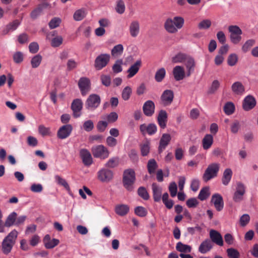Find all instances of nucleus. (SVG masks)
<instances>
[{"instance_id":"f257e3e1","label":"nucleus","mask_w":258,"mask_h":258,"mask_svg":"<svg viewBox=\"0 0 258 258\" xmlns=\"http://www.w3.org/2000/svg\"><path fill=\"white\" fill-rule=\"evenodd\" d=\"M184 23V19L181 17L176 16L173 19L169 18L165 21L164 27L167 32L174 34L183 27Z\"/></svg>"},{"instance_id":"f03ea898","label":"nucleus","mask_w":258,"mask_h":258,"mask_svg":"<svg viewBox=\"0 0 258 258\" xmlns=\"http://www.w3.org/2000/svg\"><path fill=\"white\" fill-rule=\"evenodd\" d=\"M18 233L15 229L12 230L3 239L2 242L1 250L6 255L9 254L15 244Z\"/></svg>"},{"instance_id":"7ed1b4c3","label":"nucleus","mask_w":258,"mask_h":258,"mask_svg":"<svg viewBox=\"0 0 258 258\" xmlns=\"http://www.w3.org/2000/svg\"><path fill=\"white\" fill-rule=\"evenodd\" d=\"M136 181V174L134 170H125L123 174L122 183L124 187L130 191L134 189V184Z\"/></svg>"},{"instance_id":"20e7f679","label":"nucleus","mask_w":258,"mask_h":258,"mask_svg":"<svg viewBox=\"0 0 258 258\" xmlns=\"http://www.w3.org/2000/svg\"><path fill=\"white\" fill-rule=\"evenodd\" d=\"M220 169V164L214 163L208 165L203 175V179L207 182L216 177Z\"/></svg>"},{"instance_id":"39448f33","label":"nucleus","mask_w":258,"mask_h":258,"mask_svg":"<svg viewBox=\"0 0 258 258\" xmlns=\"http://www.w3.org/2000/svg\"><path fill=\"white\" fill-rule=\"evenodd\" d=\"M91 151L94 157L101 159L108 158L109 154V152L107 148L102 145L93 146Z\"/></svg>"},{"instance_id":"423d86ee","label":"nucleus","mask_w":258,"mask_h":258,"mask_svg":"<svg viewBox=\"0 0 258 258\" xmlns=\"http://www.w3.org/2000/svg\"><path fill=\"white\" fill-rule=\"evenodd\" d=\"M110 59L109 54L101 53L96 57L94 61V67L97 70H101L105 68Z\"/></svg>"},{"instance_id":"0eeeda50","label":"nucleus","mask_w":258,"mask_h":258,"mask_svg":"<svg viewBox=\"0 0 258 258\" xmlns=\"http://www.w3.org/2000/svg\"><path fill=\"white\" fill-rule=\"evenodd\" d=\"M228 30L230 33L231 41L235 44L239 43L241 40V35L242 33L240 28L236 25H231L229 27Z\"/></svg>"},{"instance_id":"6e6552de","label":"nucleus","mask_w":258,"mask_h":258,"mask_svg":"<svg viewBox=\"0 0 258 258\" xmlns=\"http://www.w3.org/2000/svg\"><path fill=\"white\" fill-rule=\"evenodd\" d=\"M101 99L99 95L91 94L87 98L85 105L88 109L94 110L97 108L100 104Z\"/></svg>"},{"instance_id":"1a4fd4ad","label":"nucleus","mask_w":258,"mask_h":258,"mask_svg":"<svg viewBox=\"0 0 258 258\" xmlns=\"http://www.w3.org/2000/svg\"><path fill=\"white\" fill-rule=\"evenodd\" d=\"M97 177L101 182H108L112 179L113 173L111 170L103 168L98 171Z\"/></svg>"},{"instance_id":"9d476101","label":"nucleus","mask_w":258,"mask_h":258,"mask_svg":"<svg viewBox=\"0 0 258 258\" xmlns=\"http://www.w3.org/2000/svg\"><path fill=\"white\" fill-rule=\"evenodd\" d=\"M174 98L173 92L171 90L164 91L160 97L161 104L164 106L170 105Z\"/></svg>"},{"instance_id":"9b49d317","label":"nucleus","mask_w":258,"mask_h":258,"mask_svg":"<svg viewBox=\"0 0 258 258\" xmlns=\"http://www.w3.org/2000/svg\"><path fill=\"white\" fill-rule=\"evenodd\" d=\"M78 86L83 96L86 95L90 89V80L86 77H82L78 82Z\"/></svg>"},{"instance_id":"f8f14e48","label":"nucleus","mask_w":258,"mask_h":258,"mask_svg":"<svg viewBox=\"0 0 258 258\" xmlns=\"http://www.w3.org/2000/svg\"><path fill=\"white\" fill-rule=\"evenodd\" d=\"M73 130L71 124H67L61 126L57 131V136L60 139H64L70 136Z\"/></svg>"},{"instance_id":"ddd939ff","label":"nucleus","mask_w":258,"mask_h":258,"mask_svg":"<svg viewBox=\"0 0 258 258\" xmlns=\"http://www.w3.org/2000/svg\"><path fill=\"white\" fill-rule=\"evenodd\" d=\"M80 156L84 165L90 166L93 163V158L90 152L86 149H82L80 151Z\"/></svg>"},{"instance_id":"4468645a","label":"nucleus","mask_w":258,"mask_h":258,"mask_svg":"<svg viewBox=\"0 0 258 258\" xmlns=\"http://www.w3.org/2000/svg\"><path fill=\"white\" fill-rule=\"evenodd\" d=\"M155 105L152 100L146 101L143 106L144 114L147 116H152L155 112Z\"/></svg>"},{"instance_id":"2eb2a0df","label":"nucleus","mask_w":258,"mask_h":258,"mask_svg":"<svg viewBox=\"0 0 258 258\" xmlns=\"http://www.w3.org/2000/svg\"><path fill=\"white\" fill-rule=\"evenodd\" d=\"M255 105L256 100L254 97L248 95L243 100L242 107L245 111H249L253 108Z\"/></svg>"},{"instance_id":"dca6fc26","label":"nucleus","mask_w":258,"mask_h":258,"mask_svg":"<svg viewBox=\"0 0 258 258\" xmlns=\"http://www.w3.org/2000/svg\"><path fill=\"white\" fill-rule=\"evenodd\" d=\"M140 130L144 135L146 133L149 135H153L157 132V126L154 123H150L148 125L142 124L140 126Z\"/></svg>"},{"instance_id":"f3484780","label":"nucleus","mask_w":258,"mask_h":258,"mask_svg":"<svg viewBox=\"0 0 258 258\" xmlns=\"http://www.w3.org/2000/svg\"><path fill=\"white\" fill-rule=\"evenodd\" d=\"M83 107V102L80 99H75L71 105V108L73 111V115L74 117L77 118L81 115L80 112Z\"/></svg>"},{"instance_id":"a211bd4d","label":"nucleus","mask_w":258,"mask_h":258,"mask_svg":"<svg viewBox=\"0 0 258 258\" xmlns=\"http://www.w3.org/2000/svg\"><path fill=\"white\" fill-rule=\"evenodd\" d=\"M209 235L212 242H214L219 246L223 245V238L219 232L212 229L210 230Z\"/></svg>"},{"instance_id":"6ab92c4d","label":"nucleus","mask_w":258,"mask_h":258,"mask_svg":"<svg viewBox=\"0 0 258 258\" xmlns=\"http://www.w3.org/2000/svg\"><path fill=\"white\" fill-rule=\"evenodd\" d=\"M211 202L218 211H221L224 207V202L222 197L219 194H214L212 196Z\"/></svg>"},{"instance_id":"aec40b11","label":"nucleus","mask_w":258,"mask_h":258,"mask_svg":"<svg viewBox=\"0 0 258 258\" xmlns=\"http://www.w3.org/2000/svg\"><path fill=\"white\" fill-rule=\"evenodd\" d=\"M172 73L175 80L177 81L183 80L186 74L183 67L180 66L175 67Z\"/></svg>"},{"instance_id":"412c9836","label":"nucleus","mask_w":258,"mask_h":258,"mask_svg":"<svg viewBox=\"0 0 258 258\" xmlns=\"http://www.w3.org/2000/svg\"><path fill=\"white\" fill-rule=\"evenodd\" d=\"M213 247V244L211 240L206 239L201 243L199 247V251L204 254L210 251Z\"/></svg>"},{"instance_id":"4be33fe9","label":"nucleus","mask_w":258,"mask_h":258,"mask_svg":"<svg viewBox=\"0 0 258 258\" xmlns=\"http://www.w3.org/2000/svg\"><path fill=\"white\" fill-rule=\"evenodd\" d=\"M43 243L45 247L47 249H51L57 245L59 241L57 239L53 238L51 239L49 235L47 234L43 238Z\"/></svg>"},{"instance_id":"5701e85b","label":"nucleus","mask_w":258,"mask_h":258,"mask_svg":"<svg viewBox=\"0 0 258 258\" xmlns=\"http://www.w3.org/2000/svg\"><path fill=\"white\" fill-rule=\"evenodd\" d=\"M129 32L132 37H136L140 33V23L137 20L131 22L129 26Z\"/></svg>"},{"instance_id":"b1692460","label":"nucleus","mask_w":258,"mask_h":258,"mask_svg":"<svg viewBox=\"0 0 258 258\" xmlns=\"http://www.w3.org/2000/svg\"><path fill=\"white\" fill-rule=\"evenodd\" d=\"M171 139V136L169 134H164L162 135V137L160 140L158 151L159 153L162 152L169 144Z\"/></svg>"},{"instance_id":"393cba45","label":"nucleus","mask_w":258,"mask_h":258,"mask_svg":"<svg viewBox=\"0 0 258 258\" xmlns=\"http://www.w3.org/2000/svg\"><path fill=\"white\" fill-rule=\"evenodd\" d=\"M152 189L154 201L156 202H160L162 196V188L156 183H153L152 184Z\"/></svg>"},{"instance_id":"a878e982","label":"nucleus","mask_w":258,"mask_h":258,"mask_svg":"<svg viewBox=\"0 0 258 258\" xmlns=\"http://www.w3.org/2000/svg\"><path fill=\"white\" fill-rule=\"evenodd\" d=\"M157 121L161 128H165L166 127L167 122V113L166 111L161 110L159 111L157 117Z\"/></svg>"},{"instance_id":"bb28decb","label":"nucleus","mask_w":258,"mask_h":258,"mask_svg":"<svg viewBox=\"0 0 258 258\" xmlns=\"http://www.w3.org/2000/svg\"><path fill=\"white\" fill-rule=\"evenodd\" d=\"M142 61L141 60H138L134 64L131 66L127 70V78H131L134 77L139 71L141 66Z\"/></svg>"},{"instance_id":"cd10ccee","label":"nucleus","mask_w":258,"mask_h":258,"mask_svg":"<svg viewBox=\"0 0 258 258\" xmlns=\"http://www.w3.org/2000/svg\"><path fill=\"white\" fill-rule=\"evenodd\" d=\"M232 92L236 95H241L244 91L245 88L242 84L240 82H236L234 83L231 86Z\"/></svg>"},{"instance_id":"c85d7f7f","label":"nucleus","mask_w":258,"mask_h":258,"mask_svg":"<svg viewBox=\"0 0 258 258\" xmlns=\"http://www.w3.org/2000/svg\"><path fill=\"white\" fill-rule=\"evenodd\" d=\"M185 65L187 70L186 75L187 77H189L194 72L195 70L196 64L194 59L188 56L185 61Z\"/></svg>"},{"instance_id":"c756f323","label":"nucleus","mask_w":258,"mask_h":258,"mask_svg":"<svg viewBox=\"0 0 258 258\" xmlns=\"http://www.w3.org/2000/svg\"><path fill=\"white\" fill-rule=\"evenodd\" d=\"M213 137L211 134H206L202 140V146L204 150L210 149L213 143Z\"/></svg>"},{"instance_id":"7c9ffc66","label":"nucleus","mask_w":258,"mask_h":258,"mask_svg":"<svg viewBox=\"0 0 258 258\" xmlns=\"http://www.w3.org/2000/svg\"><path fill=\"white\" fill-rule=\"evenodd\" d=\"M49 4L47 3H43L39 5L38 7L31 12V18L33 19H36L40 15L43 10L47 8Z\"/></svg>"},{"instance_id":"2f4dec72","label":"nucleus","mask_w":258,"mask_h":258,"mask_svg":"<svg viewBox=\"0 0 258 258\" xmlns=\"http://www.w3.org/2000/svg\"><path fill=\"white\" fill-rule=\"evenodd\" d=\"M232 174V171L230 168H226L224 171L222 182L224 185H227L229 184L231 179Z\"/></svg>"},{"instance_id":"473e14b6","label":"nucleus","mask_w":258,"mask_h":258,"mask_svg":"<svg viewBox=\"0 0 258 258\" xmlns=\"http://www.w3.org/2000/svg\"><path fill=\"white\" fill-rule=\"evenodd\" d=\"M115 211L117 215L123 216L128 213L129 207L126 205H119L115 207Z\"/></svg>"},{"instance_id":"72a5a7b5","label":"nucleus","mask_w":258,"mask_h":258,"mask_svg":"<svg viewBox=\"0 0 258 258\" xmlns=\"http://www.w3.org/2000/svg\"><path fill=\"white\" fill-rule=\"evenodd\" d=\"M17 216V214L15 212L8 215L5 222L6 227H10L13 225H15Z\"/></svg>"},{"instance_id":"f704fd0d","label":"nucleus","mask_w":258,"mask_h":258,"mask_svg":"<svg viewBox=\"0 0 258 258\" xmlns=\"http://www.w3.org/2000/svg\"><path fill=\"white\" fill-rule=\"evenodd\" d=\"M176 249L181 252H190L191 251V247L190 245L183 244L181 242H178L176 244Z\"/></svg>"},{"instance_id":"c9c22d12","label":"nucleus","mask_w":258,"mask_h":258,"mask_svg":"<svg viewBox=\"0 0 258 258\" xmlns=\"http://www.w3.org/2000/svg\"><path fill=\"white\" fill-rule=\"evenodd\" d=\"M150 143L149 141H146L140 145L141 154L143 156H147L150 152Z\"/></svg>"},{"instance_id":"e433bc0d","label":"nucleus","mask_w":258,"mask_h":258,"mask_svg":"<svg viewBox=\"0 0 258 258\" xmlns=\"http://www.w3.org/2000/svg\"><path fill=\"white\" fill-rule=\"evenodd\" d=\"M158 167V165L155 159H152L148 161L147 163V169L149 174L154 173L156 169Z\"/></svg>"},{"instance_id":"4c0bfd02","label":"nucleus","mask_w":258,"mask_h":258,"mask_svg":"<svg viewBox=\"0 0 258 258\" xmlns=\"http://www.w3.org/2000/svg\"><path fill=\"white\" fill-rule=\"evenodd\" d=\"M188 57L184 53H179L172 58V61L173 63L185 62Z\"/></svg>"},{"instance_id":"58836bf2","label":"nucleus","mask_w":258,"mask_h":258,"mask_svg":"<svg viewBox=\"0 0 258 258\" xmlns=\"http://www.w3.org/2000/svg\"><path fill=\"white\" fill-rule=\"evenodd\" d=\"M224 111L227 115H231L234 112L235 106L231 102H228L225 103L224 108Z\"/></svg>"},{"instance_id":"ea45409f","label":"nucleus","mask_w":258,"mask_h":258,"mask_svg":"<svg viewBox=\"0 0 258 258\" xmlns=\"http://www.w3.org/2000/svg\"><path fill=\"white\" fill-rule=\"evenodd\" d=\"M166 71L164 68H162L158 70L155 73V79L157 82H161L165 78Z\"/></svg>"},{"instance_id":"a19ab883","label":"nucleus","mask_w":258,"mask_h":258,"mask_svg":"<svg viewBox=\"0 0 258 258\" xmlns=\"http://www.w3.org/2000/svg\"><path fill=\"white\" fill-rule=\"evenodd\" d=\"M55 182L59 185L64 187L67 190H70V188L67 181L58 175L54 176Z\"/></svg>"},{"instance_id":"79ce46f5","label":"nucleus","mask_w":258,"mask_h":258,"mask_svg":"<svg viewBox=\"0 0 258 258\" xmlns=\"http://www.w3.org/2000/svg\"><path fill=\"white\" fill-rule=\"evenodd\" d=\"M86 15V12L85 9H79L75 12L74 14V19L76 21H81L85 17Z\"/></svg>"},{"instance_id":"37998d69","label":"nucleus","mask_w":258,"mask_h":258,"mask_svg":"<svg viewBox=\"0 0 258 258\" xmlns=\"http://www.w3.org/2000/svg\"><path fill=\"white\" fill-rule=\"evenodd\" d=\"M210 196L209 188L208 187H205L203 188L200 191L198 196V198L201 201H204L206 200Z\"/></svg>"},{"instance_id":"c03bdc74","label":"nucleus","mask_w":258,"mask_h":258,"mask_svg":"<svg viewBox=\"0 0 258 258\" xmlns=\"http://www.w3.org/2000/svg\"><path fill=\"white\" fill-rule=\"evenodd\" d=\"M123 51V47L122 44H117L113 47L111 50V55L113 56H117L121 55Z\"/></svg>"},{"instance_id":"a18cd8bd","label":"nucleus","mask_w":258,"mask_h":258,"mask_svg":"<svg viewBox=\"0 0 258 258\" xmlns=\"http://www.w3.org/2000/svg\"><path fill=\"white\" fill-rule=\"evenodd\" d=\"M255 43V40L253 39L247 40L242 47V50L243 52H247Z\"/></svg>"},{"instance_id":"49530a36","label":"nucleus","mask_w":258,"mask_h":258,"mask_svg":"<svg viewBox=\"0 0 258 258\" xmlns=\"http://www.w3.org/2000/svg\"><path fill=\"white\" fill-rule=\"evenodd\" d=\"M226 252L229 258H240L239 251L234 248H228Z\"/></svg>"},{"instance_id":"de8ad7c7","label":"nucleus","mask_w":258,"mask_h":258,"mask_svg":"<svg viewBox=\"0 0 258 258\" xmlns=\"http://www.w3.org/2000/svg\"><path fill=\"white\" fill-rule=\"evenodd\" d=\"M132 93V90L131 88L129 86L125 87L123 89L121 93L122 98L125 101L128 100L131 97Z\"/></svg>"},{"instance_id":"09e8293b","label":"nucleus","mask_w":258,"mask_h":258,"mask_svg":"<svg viewBox=\"0 0 258 258\" xmlns=\"http://www.w3.org/2000/svg\"><path fill=\"white\" fill-rule=\"evenodd\" d=\"M138 195L145 200H148L149 198V195L146 189L143 187L141 186L138 189Z\"/></svg>"},{"instance_id":"8fccbe9b","label":"nucleus","mask_w":258,"mask_h":258,"mask_svg":"<svg viewBox=\"0 0 258 258\" xmlns=\"http://www.w3.org/2000/svg\"><path fill=\"white\" fill-rule=\"evenodd\" d=\"M42 61V56L40 54L35 55L31 60V63L33 68L39 67Z\"/></svg>"},{"instance_id":"3c124183","label":"nucleus","mask_w":258,"mask_h":258,"mask_svg":"<svg viewBox=\"0 0 258 258\" xmlns=\"http://www.w3.org/2000/svg\"><path fill=\"white\" fill-rule=\"evenodd\" d=\"M234 192L244 195L246 192V186L241 182H237Z\"/></svg>"},{"instance_id":"603ef678","label":"nucleus","mask_w":258,"mask_h":258,"mask_svg":"<svg viewBox=\"0 0 258 258\" xmlns=\"http://www.w3.org/2000/svg\"><path fill=\"white\" fill-rule=\"evenodd\" d=\"M119 160L117 157L110 158L105 164V166L108 168H114L118 165Z\"/></svg>"},{"instance_id":"864d4df0","label":"nucleus","mask_w":258,"mask_h":258,"mask_svg":"<svg viewBox=\"0 0 258 258\" xmlns=\"http://www.w3.org/2000/svg\"><path fill=\"white\" fill-rule=\"evenodd\" d=\"M135 213L137 216L144 217L147 215V211L144 207L139 206L135 209Z\"/></svg>"},{"instance_id":"5fc2aeb1","label":"nucleus","mask_w":258,"mask_h":258,"mask_svg":"<svg viewBox=\"0 0 258 258\" xmlns=\"http://www.w3.org/2000/svg\"><path fill=\"white\" fill-rule=\"evenodd\" d=\"M238 61V56L235 53L230 54L227 58L228 64L230 66H235Z\"/></svg>"},{"instance_id":"6e6d98bb","label":"nucleus","mask_w":258,"mask_h":258,"mask_svg":"<svg viewBox=\"0 0 258 258\" xmlns=\"http://www.w3.org/2000/svg\"><path fill=\"white\" fill-rule=\"evenodd\" d=\"M122 64V59L117 60L112 67V70L114 73H118L122 71L121 64Z\"/></svg>"},{"instance_id":"4d7b16f0","label":"nucleus","mask_w":258,"mask_h":258,"mask_svg":"<svg viewBox=\"0 0 258 258\" xmlns=\"http://www.w3.org/2000/svg\"><path fill=\"white\" fill-rule=\"evenodd\" d=\"M211 26V22L210 20L206 19L202 21L198 24L200 29H208Z\"/></svg>"},{"instance_id":"13d9d810","label":"nucleus","mask_w":258,"mask_h":258,"mask_svg":"<svg viewBox=\"0 0 258 258\" xmlns=\"http://www.w3.org/2000/svg\"><path fill=\"white\" fill-rule=\"evenodd\" d=\"M125 8L124 3L122 1L119 0L117 2L115 10L118 14H123L124 12Z\"/></svg>"},{"instance_id":"bf43d9fd","label":"nucleus","mask_w":258,"mask_h":258,"mask_svg":"<svg viewBox=\"0 0 258 258\" xmlns=\"http://www.w3.org/2000/svg\"><path fill=\"white\" fill-rule=\"evenodd\" d=\"M100 79L102 84L106 87H108L111 84V78L109 76L102 75L101 76Z\"/></svg>"},{"instance_id":"052dcab7","label":"nucleus","mask_w":258,"mask_h":258,"mask_svg":"<svg viewBox=\"0 0 258 258\" xmlns=\"http://www.w3.org/2000/svg\"><path fill=\"white\" fill-rule=\"evenodd\" d=\"M39 133L43 136L49 135L50 134V130L49 127H46L43 125H40L38 127Z\"/></svg>"},{"instance_id":"680f3d73","label":"nucleus","mask_w":258,"mask_h":258,"mask_svg":"<svg viewBox=\"0 0 258 258\" xmlns=\"http://www.w3.org/2000/svg\"><path fill=\"white\" fill-rule=\"evenodd\" d=\"M220 86V83L218 80H214L212 84V85L208 91L209 94L214 93L219 88Z\"/></svg>"},{"instance_id":"e2e57ef3","label":"nucleus","mask_w":258,"mask_h":258,"mask_svg":"<svg viewBox=\"0 0 258 258\" xmlns=\"http://www.w3.org/2000/svg\"><path fill=\"white\" fill-rule=\"evenodd\" d=\"M177 185L175 182H171L169 186V190L172 197H174L177 194Z\"/></svg>"},{"instance_id":"0e129e2a","label":"nucleus","mask_w":258,"mask_h":258,"mask_svg":"<svg viewBox=\"0 0 258 258\" xmlns=\"http://www.w3.org/2000/svg\"><path fill=\"white\" fill-rule=\"evenodd\" d=\"M83 128L86 132H90L94 128V123L91 120H88L84 122Z\"/></svg>"},{"instance_id":"69168bd1","label":"nucleus","mask_w":258,"mask_h":258,"mask_svg":"<svg viewBox=\"0 0 258 258\" xmlns=\"http://www.w3.org/2000/svg\"><path fill=\"white\" fill-rule=\"evenodd\" d=\"M13 59L15 62L19 63L23 60V54L21 52L18 51L13 55Z\"/></svg>"},{"instance_id":"338daca9","label":"nucleus","mask_w":258,"mask_h":258,"mask_svg":"<svg viewBox=\"0 0 258 258\" xmlns=\"http://www.w3.org/2000/svg\"><path fill=\"white\" fill-rule=\"evenodd\" d=\"M60 22V19L54 18L49 22V26L50 29L55 28L59 25Z\"/></svg>"},{"instance_id":"774afa93","label":"nucleus","mask_w":258,"mask_h":258,"mask_svg":"<svg viewBox=\"0 0 258 258\" xmlns=\"http://www.w3.org/2000/svg\"><path fill=\"white\" fill-rule=\"evenodd\" d=\"M250 217L248 214H243L240 218V224L242 227L245 226L249 222Z\"/></svg>"}]
</instances>
